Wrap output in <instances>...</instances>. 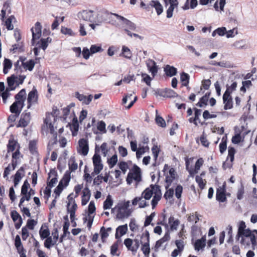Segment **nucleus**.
I'll list each match as a JSON object with an SVG mask.
<instances>
[{
	"label": "nucleus",
	"mask_w": 257,
	"mask_h": 257,
	"mask_svg": "<svg viewBox=\"0 0 257 257\" xmlns=\"http://www.w3.org/2000/svg\"><path fill=\"white\" fill-rule=\"evenodd\" d=\"M237 87V82L234 81L230 86L226 85V90L224 93H226L228 95H230V94L234 90H236Z\"/></svg>",
	"instance_id": "49530a36"
},
{
	"label": "nucleus",
	"mask_w": 257,
	"mask_h": 257,
	"mask_svg": "<svg viewBox=\"0 0 257 257\" xmlns=\"http://www.w3.org/2000/svg\"><path fill=\"white\" fill-rule=\"evenodd\" d=\"M93 11L92 10H83L78 14L79 19L92 22L93 19Z\"/></svg>",
	"instance_id": "9d476101"
},
{
	"label": "nucleus",
	"mask_w": 257,
	"mask_h": 257,
	"mask_svg": "<svg viewBox=\"0 0 257 257\" xmlns=\"http://www.w3.org/2000/svg\"><path fill=\"white\" fill-rule=\"evenodd\" d=\"M41 29L42 26L40 22H37L35 25V27L31 29L32 33V43L33 44L35 40L38 39L41 36Z\"/></svg>",
	"instance_id": "9b49d317"
},
{
	"label": "nucleus",
	"mask_w": 257,
	"mask_h": 257,
	"mask_svg": "<svg viewBox=\"0 0 257 257\" xmlns=\"http://www.w3.org/2000/svg\"><path fill=\"white\" fill-rule=\"evenodd\" d=\"M130 201H124L117 204L114 208L111 209V213L116 211L115 218L118 220H123L127 218L131 214L132 211L128 209Z\"/></svg>",
	"instance_id": "7ed1b4c3"
},
{
	"label": "nucleus",
	"mask_w": 257,
	"mask_h": 257,
	"mask_svg": "<svg viewBox=\"0 0 257 257\" xmlns=\"http://www.w3.org/2000/svg\"><path fill=\"white\" fill-rule=\"evenodd\" d=\"M15 245L17 251H19L20 250L22 251L23 250H24V248L22 244L20 237L19 235H17L16 236Z\"/></svg>",
	"instance_id": "37998d69"
},
{
	"label": "nucleus",
	"mask_w": 257,
	"mask_h": 257,
	"mask_svg": "<svg viewBox=\"0 0 257 257\" xmlns=\"http://www.w3.org/2000/svg\"><path fill=\"white\" fill-rule=\"evenodd\" d=\"M16 102L21 103V108H23L24 106V103L26 99V92L25 89H21L18 93L15 96Z\"/></svg>",
	"instance_id": "4468645a"
},
{
	"label": "nucleus",
	"mask_w": 257,
	"mask_h": 257,
	"mask_svg": "<svg viewBox=\"0 0 257 257\" xmlns=\"http://www.w3.org/2000/svg\"><path fill=\"white\" fill-rule=\"evenodd\" d=\"M206 245V238L205 236H203L201 239H197L194 244V249L197 251H199L200 249H203Z\"/></svg>",
	"instance_id": "5701e85b"
},
{
	"label": "nucleus",
	"mask_w": 257,
	"mask_h": 257,
	"mask_svg": "<svg viewBox=\"0 0 257 257\" xmlns=\"http://www.w3.org/2000/svg\"><path fill=\"white\" fill-rule=\"evenodd\" d=\"M119 242L117 240L114 242L110 246V254L112 256H119L121 253L120 251L118 250Z\"/></svg>",
	"instance_id": "b1692460"
},
{
	"label": "nucleus",
	"mask_w": 257,
	"mask_h": 257,
	"mask_svg": "<svg viewBox=\"0 0 257 257\" xmlns=\"http://www.w3.org/2000/svg\"><path fill=\"white\" fill-rule=\"evenodd\" d=\"M26 165L21 167L19 170L17 172L16 174L12 177H24L27 176L25 171Z\"/></svg>",
	"instance_id": "6e6d98bb"
},
{
	"label": "nucleus",
	"mask_w": 257,
	"mask_h": 257,
	"mask_svg": "<svg viewBox=\"0 0 257 257\" xmlns=\"http://www.w3.org/2000/svg\"><path fill=\"white\" fill-rule=\"evenodd\" d=\"M225 187L226 183L224 182L222 186H220L217 189L216 199L220 202H224L227 199L225 195Z\"/></svg>",
	"instance_id": "1a4fd4ad"
},
{
	"label": "nucleus",
	"mask_w": 257,
	"mask_h": 257,
	"mask_svg": "<svg viewBox=\"0 0 257 257\" xmlns=\"http://www.w3.org/2000/svg\"><path fill=\"white\" fill-rule=\"evenodd\" d=\"M118 166L119 167V168L123 172V174H125L127 169L128 168V166L127 163H126L125 162H123V161L120 162L118 163Z\"/></svg>",
	"instance_id": "0e129e2a"
},
{
	"label": "nucleus",
	"mask_w": 257,
	"mask_h": 257,
	"mask_svg": "<svg viewBox=\"0 0 257 257\" xmlns=\"http://www.w3.org/2000/svg\"><path fill=\"white\" fill-rule=\"evenodd\" d=\"M154 194L153 199L151 201L152 208L154 209L158 202L160 200L162 196V193L160 187L158 185H151L149 187L146 188L142 193L141 196L136 197L132 200V204L136 206L139 203V208H145L149 205L146 200H149L151 198L153 195Z\"/></svg>",
	"instance_id": "f257e3e1"
},
{
	"label": "nucleus",
	"mask_w": 257,
	"mask_h": 257,
	"mask_svg": "<svg viewBox=\"0 0 257 257\" xmlns=\"http://www.w3.org/2000/svg\"><path fill=\"white\" fill-rule=\"evenodd\" d=\"M129 226L131 230L133 232H137L139 230V225L136 223V221L134 219L131 220Z\"/></svg>",
	"instance_id": "3c124183"
},
{
	"label": "nucleus",
	"mask_w": 257,
	"mask_h": 257,
	"mask_svg": "<svg viewBox=\"0 0 257 257\" xmlns=\"http://www.w3.org/2000/svg\"><path fill=\"white\" fill-rule=\"evenodd\" d=\"M29 149L32 154H34L37 153L36 142L35 141H31L30 142Z\"/></svg>",
	"instance_id": "69168bd1"
},
{
	"label": "nucleus",
	"mask_w": 257,
	"mask_h": 257,
	"mask_svg": "<svg viewBox=\"0 0 257 257\" xmlns=\"http://www.w3.org/2000/svg\"><path fill=\"white\" fill-rule=\"evenodd\" d=\"M190 76L188 73L182 72L180 74V80L182 82V86L187 87L189 83Z\"/></svg>",
	"instance_id": "2f4dec72"
},
{
	"label": "nucleus",
	"mask_w": 257,
	"mask_h": 257,
	"mask_svg": "<svg viewBox=\"0 0 257 257\" xmlns=\"http://www.w3.org/2000/svg\"><path fill=\"white\" fill-rule=\"evenodd\" d=\"M41 239L44 240L47 237L50 235V230L48 225L46 223H43L39 231Z\"/></svg>",
	"instance_id": "f3484780"
},
{
	"label": "nucleus",
	"mask_w": 257,
	"mask_h": 257,
	"mask_svg": "<svg viewBox=\"0 0 257 257\" xmlns=\"http://www.w3.org/2000/svg\"><path fill=\"white\" fill-rule=\"evenodd\" d=\"M91 196L90 190L87 187L84 188L82 191V195L81 197V204L82 205H86L89 201Z\"/></svg>",
	"instance_id": "6ab92c4d"
},
{
	"label": "nucleus",
	"mask_w": 257,
	"mask_h": 257,
	"mask_svg": "<svg viewBox=\"0 0 257 257\" xmlns=\"http://www.w3.org/2000/svg\"><path fill=\"white\" fill-rule=\"evenodd\" d=\"M93 164L94 166L93 172L91 175L94 176L98 174L103 169V165L101 163V157L99 155L95 153L92 158Z\"/></svg>",
	"instance_id": "0eeeda50"
},
{
	"label": "nucleus",
	"mask_w": 257,
	"mask_h": 257,
	"mask_svg": "<svg viewBox=\"0 0 257 257\" xmlns=\"http://www.w3.org/2000/svg\"><path fill=\"white\" fill-rule=\"evenodd\" d=\"M119 56L128 59H131L132 57V53L127 47L123 46L121 49V53L120 54Z\"/></svg>",
	"instance_id": "7c9ffc66"
},
{
	"label": "nucleus",
	"mask_w": 257,
	"mask_h": 257,
	"mask_svg": "<svg viewBox=\"0 0 257 257\" xmlns=\"http://www.w3.org/2000/svg\"><path fill=\"white\" fill-rule=\"evenodd\" d=\"M11 216L15 222V227L17 229H19L23 223V220L21 215L16 210H13L11 212Z\"/></svg>",
	"instance_id": "ddd939ff"
},
{
	"label": "nucleus",
	"mask_w": 257,
	"mask_h": 257,
	"mask_svg": "<svg viewBox=\"0 0 257 257\" xmlns=\"http://www.w3.org/2000/svg\"><path fill=\"white\" fill-rule=\"evenodd\" d=\"M156 122L160 126L165 127L166 125V122L162 117L159 115H156Z\"/></svg>",
	"instance_id": "5fc2aeb1"
},
{
	"label": "nucleus",
	"mask_w": 257,
	"mask_h": 257,
	"mask_svg": "<svg viewBox=\"0 0 257 257\" xmlns=\"http://www.w3.org/2000/svg\"><path fill=\"white\" fill-rule=\"evenodd\" d=\"M35 65V62L33 60H30L29 61L26 62L25 63L23 64V67L25 69H28L29 71H31L33 70Z\"/></svg>",
	"instance_id": "c03bdc74"
},
{
	"label": "nucleus",
	"mask_w": 257,
	"mask_h": 257,
	"mask_svg": "<svg viewBox=\"0 0 257 257\" xmlns=\"http://www.w3.org/2000/svg\"><path fill=\"white\" fill-rule=\"evenodd\" d=\"M81 153L83 156L87 155L89 151L88 141L84 139H81L78 142Z\"/></svg>",
	"instance_id": "dca6fc26"
},
{
	"label": "nucleus",
	"mask_w": 257,
	"mask_h": 257,
	"mask_svg": "<svg viewBox=\"0 0 257 257\" xmlns=\"http://www.w3.org/2000/svg\"><path fill=\"white\" fill-rule=\"evenodd\" d=\"M145 257H149L150 253V243L142 244L141 248Z\"/></svg>",
	"instance_id": "a19ab883"
},
{
	"label": "nucleus",
	"mask_w": 257,
	"mask_h": 257,
	"mask_svg": "<svg viewBox=\"0 0 257 257\" xmlns=\"http://www.w3.org/2000/svg\"><path fill=\"white\" fill-rule=\"evenodd\" d=\"M194 158L188 157L185 158V165L186 170L189 173L191 176L193 177L198 173L200 167L203 165L204 160L202 158L198 159L194 166Z\"/></svg>",
	"instance_id": "20e7f679"
},
{
	"label": "nucleus",
	"mask_w": 257,
	"mask_h": 257,
	"mask_svg": "<svg viewBox=\"0 0 257 257\" xmlns=\"http://www.w3.org/2000/svg\"><path fill=\"white\" fill-rule=\"evenodd\" d=\"M15 89V87L12 88H7L5 90L2 92L1 94L2 97L3 98V100L4 103H6L7 102V98L11 95L10 91L11 90H14Z\"/></svg>",
	"instance_id": "ea45409f"
},
{
	"label": "nucleus",
	"mask_w": 257,
	"mask_h": 257,
	"mask_svg": "<svg viewBox=\"0 0 257 257\" xmlns=\"http://www.w3.org/2000/svg\"><path fill=\"white\" fill-rule=\"evenodd\" d=\"M141 170L137 165L134 164L133 167L130 169V171L126 177H141Z\"/></svg>",
	"instance_id": "4be33fe9"
},
{
	"label": "nucleus",
	"mask_w": 257,
	"mask_h": 257,
	"mask_svg": "<svg viewBox=\"0 0 257 257\" xmlns=\"http://www.w3.org/2000/svg\"><path fill=\"white\" fill-rule=\"evenodd\" d=\"M75 96L79 101H82L85 104H89L93 98L92 95L86 96L82 94H80L78 92H75Z\"/></svg>",
	"instance_id": "412c9836"
},
{
	"label": "nucleus",
	"mask_w": 257,
	"mask_h": 257,
	"mask_svg": "<svg viewBox=\"0 0 257 257\" xmlns=\"http://www.w3.org/2000/svg\"><path fill=\"white\" fill-rule=\"evenodd\" d=\"M56 119L55 115H54L52 113H47L46 114V118L44 121V124L50 129V133L53 135L55 140L57 139V134L55 131L54 127V124L56 121Z\"/></svg>",
	"instance_id": "39448f33"
},
{
	"label": "nucleus",
	"mask_w": 257,
	"mask_h": 257,
	"mask_svg": "<svg viewBox=\"0 0 257 257\" xmlns=\"http://www.w3.org/2000/svg\"><path fill=\"white\" fill-rule=\"evenodd\" d=\"M141 76L143 77L142 81L145 82L148 86H150L151 82L152 79L151 77L145 73H142Z\"/></svg>",
	"instance_id": "864d4df0"
},
{
	"label": "nucleus",
	"mask_w": 257,
	"mask_h": 257,
	"mask_svg": "<svg viewBox=\"0 0 257 257\" xmlns=\"http://www.w3.org/2000/svg\"><path fill=\"white\" fill-rule=\"evenodd\" d=\"M169 171L170 177H175L176 175V171L174 168H170L168 165H165L164 167V171L166 172V171Z\"/></svg>",
	"instance_id": "680f3d73"
},
{
	"label": "nucleus",
	"mask_w": 257,
	"mask_h": 257,
	"mask_svg": "<svg viewBox=\"0 0 257 257\" xmlns=\"http://www.w3.org/2000/svg\"><path fill=\"white\" fill-rule=\"evenodd\" d=\"M31 120V113L26 112L25 111L22 113L21 116L20 120H19V124L17 127H26L30 122Z\"/></svg>",
	"instance_id": "f8f14e48"
},
{
	"label": "nucleus",
	"mask_w": 257,
	"mask_h": 257,
	"mask_svg": "<svg viewBox=\"0 0 257 257\" xmlns=\"http://www.w3.org/2000/svg\"><path fill=\"white\" fill-rule=\"evenodd\" d=\"M71 178H63L59 182L58 187H60L63 190L64 187H66L70 181Z\"/></svg>",
	"instance_id": "8fccbe9b"
},
{
	"label": "nucleus",
	"mask_w": 257,
	"mask_h": 257,
	"mask_svg": "<svg viewBox=\"0 0 257 257\" xmlns=\"http://www.w3.org/2000/svg\"><path fill=\"white\" fill-rule=\"evenodd\" d=\"M17 78V77L14 74L12 75L10 77H8L7 82L8 85L10 88L14 87L13 86L14 85L15 83L16 82V79Z\"/></svg>",
	"instance_id": "603ef678"
},
{
	"label": "nucleus",
	"mask_w": 257,
	"mask_h": 257,
	"mask_svg": "<svg viewBox=\"0 0 257 257\" xmlns=\"http://www.w3.org/2000/svg\"><path fill=\"white\" fill-rule=\"evenodd\" d=\"M94 217V216L87 215L83 218L84 223L87 222V226L89 229L91 228Z\"/></svg>",
	"instance_id": "a18cd8bd"
},
{
	"label": "nucleus",
	"mask_w": 257,
	"mask_h": 257,
	"mask_svg": "<svg viewBox=\"0 0 257 257\" xmlns=\"http://www.w3.org/2000/svg\"><path fill=\"white\" fill-rule=\"evenodd\" d=\"M113 204V200L110 195H108L103 202V208L104 210L110 209Z\"/></svg>",
	"instance_id": "58836bf2"
},
{
	"label": "nucleus",
	"mask_w": 257,
	"mask_h": 257,
	"mask_svg": "<svg viewBox=\"0 0 257 257\" xmlns=\"http://www.w3.org/2000/svg\"><path fill=\"white\" fill-rule=\"evenodd\" d=\"M254 232L257 234V230L255 229L251 231L249 228L245 229L244 231H243L241 233L236 235V239L238 240L241 237L240 242L241 245L246 247L251 244L252 246L254 247L256 245Z\"/></svg>",
	"instance_id": "f03ea898"
},
{
	"label": "nucleus",
	"mask_w": 257,
	"mask_h": 257,
	"mask_svg": "<svg viewBox=\"0 0 257 257\" xmlns=\"http://www.w3.org/2000/svg\"><path fill=\"white\" fill-rule=\"evenodd\" d=\"M158 224H161L163 226H168L166 222V214L165 213H162L160 216L159 222Z\"/></svg>",
	"instance_id": "e2e57ef3"
},
{
	"label": "nucleus",
	"mask_w": 257,
	"mask_h": 257,
	"mask_svg": "<svg viewBox=\"0 0 257 257\" xmlns=\"http://www.w3.org/2000/svg\"><path fill=\"white\" fill-rule=\"evenodd\" d=\"M140 243L142 244L150 243V234L148 230H145L141 235Z\"/></svg>",
	"instance_id": "c9c22d12"
},
{
	"label": "nucleus",
	"mask_w": 257,
	"mask_h": 257,
	"mask_svg": "<svg viewBox=\"0 0 257 257\" xmlns=\"http://www.w3.org/2000/svg\"><path fill=\"white\" fill-rule=\"evenodd\" d=\"M149 6L155 9L158 15H161L163 12V7L159 1H152Z\"/></svg>",
	"instance_id": "a878e982"
},
{
	"label": "nucleus",
	"mask_w": 257,
	"mask_h": 257,
	"mask_svg": "<svg viewBox=\"0 0 257 257\" xmlns=\"http://www.w3.org/2000/svg\"><path fill=\"white\" fill-rule=\"evenodd\" d=\"M37 224V221L34 219H28L25 227L30 230H33Z\"/></svg>",
	"instance_id": "4d7b16f0"
},
{
	"label": "nucleus",
	"mask_w": 257,
	"mask_h": 257,
	"mask_svg": "<svg viewBox=\"0 0 257 257\" xmlns=\"http://www.w3.org/2000/svg\"><path fill=\"white\" fill-rule=\"evenodd\" d=\"M20 147L17 141L15 140L13 138L10 139L9 141L8 144L7 145L8 151L13 152L17 148L20 149Z\"/></svg>",
	"instance_id": "393cba45"
},
{
	"label": "nucleus",
	"mask_w": 257,
	"mask_h": 257,
	"mask_svg": "<svg viewBox=\"0 0 257 257\" xmlns=\"http://www.w3.org/2000/svg\"><path fill=\"white\" fill-rule=\"evenodd\" d=\"M38 95L37 89L33 88L29 93L27 98L28 106L27 108L30 109L33 104H36L38 102Z\"/></svg>",
	"instance_id": "6e6552de"
},
{
	"label": "nucleus",
	"mask_w": 257,
	"mask_h": 257,
	"mask_svg": "<svg viewBox=\"0 0 257 257\" xmlns=\"http://www.w3.org/2000/svg\"><path fill=\"white\" fill-rule=\"evenodd\" d=\"M111 14L115 16L118 19L121 20L123 22V24L131 30H134L136 29V25L133 22L125 19L123 17L118 15V14L112 13Z\"/></svg>",
	"instance_id": "a211bd4d"
},
{
	"label": "nucleus",
	"mask_w": 257,
	"mask_h": 257,
	"mask_svg": "<svg viewBox=\"0 0 257 257\" xmlns=\"http://www.w3.org/2000/svg\"><path fill=\"white\" fill-rule=\"evenodd\" d=\"M3 65V72L5 74H6L8 73L9 70L12 68L13 65L12 62L11 60L5 58L4 61Z\"/></svg>",
	"instance_id": "f704fd0d"
},
{
	"label": "nucleus",
	"mask_w": 257,
	"mask_h": 257,
	"mask_svg": "<svg viewBox=\"0 0 257 257\" xmlns=\"http://www.w3.org/2000/svg\"><path fill=\"white\" fill-rule=\"evenodd\" d=\"M45 239V240L44 242V245L48 249H50L53 246L57 244L56 241L53 239L52 237L50 235L48 236V237H47Z\"/></svg>",
	"instance_id": "473e14b6"
},
{
	"label": "nucleus",
	"mask_w": 257,
	"mask_h": 257,
	"mask_svg": "<svg viewBox=\"0 0 257 257\" xmlns=\"http://www.w3.org/2000/svg\"><path fill=\"white\" fill-rule=\"evenodd\" d=\"M164 71L167 76L172 77L176 75L177 70L173 66L167 65L164 68Z\"/></svg>",
	"instance_id": "c85d7f7f"
},
{
	"label": "nucleus",
	"mask_w": 257,
	"mask_h": 257,
	"mask_svg": "<svg viewBox=\"0 0 257 257\" xmlns=\"http://www.w3.org/2000/svg\"><path fill=\"white\" fill-rule=\"evenodd\" d=\"M223 101L224 105V109L225 110L230 109L233 107L232 98L230 95H228L226 93H224L223 95Z\"/></svg>",
	"instance_id": "2eb2a0df"
},
{
	"label": "nucleus",
	"mask_w": 257,
	"mask_h": 257,
	"mask_svg": "<svg viewBox=\"0 0 257 257\" xmlns=\"http://www.w3.org/2000/svg\"><path fill=\"white\" fill-rule=\"evenodd\" d=\"M228 159H230V162L232 163L234 160V155L235 153V150L233 147H229L228 148Z\"/></svg>",
	"instance_id": "338daca9"
},
{
	"label": "nucleus",
	"mask_w": 257,
	"mask_h": 257,
	"mask_svg": "<svg viewBox=\"0 0 257 257\" xmlns=\"http://www.w3.org/2000/svg\"><path fill=\"white\" fill-rule=\"evenodd\" d=\"M160 95L164 97H176L177 96V94L172 89L170 88H165L161 93Z\"/></svg>",
	"instance_id": "c756f323"
},
{
	"label": "nucleus",
	"mask_w": 257,
	"mask_h": 257,
	"mask_svg": "<svg viewBox=\"0 0 257 257\" xmlns=\"http://www.w3.org/2000/svg\"><path fill=\"white\" fill-rule=\"evenodd\" d=\"M184 238L179 240H176L175 241V244L177 247V249L182 251L184 247V242L183 241Z\"/></svg>",
	"instance_id": "774afa93"
},
{
	"label": "nucleus",
	"mask_w": 257,
	"mask_h": 257,
	"mask_svg": "<svg viewBox=\"0 0 257 257\" xmlns=\"http://www.w3.org/2000/svg\"><path fill=\"white\" fill-rule=\"evenodd\" d=\"M68 166L69 170H70L71 172L74 171L77 169L78 165L77 163L75 162V159L74 157H71L69 160Z\"/></svg>",
	"instance_id": "e433bc0d"
},
{
	"label": "nucleus",
	"mask_w": 257,
	"mask_h": 257,
	"mask_svg": "<svg viewBox=\"0 0 257 257\" xmlns=\"http://www.w3.org/2000/svg\"><path fill=\"white\" fill-rule=\"evenodd\" d=\"M105 126L106 124L104 121L101 120L98 122L97 128L102 133H106V132Z\"/></svg>",
	"instance_id": "13d9d810"
},
{
	"label": "nucleus",
	"mask_w": 257,
	"mask_h": 257,
	"mask_svg": "<svg viewBox=\"0 0 257 257\" xmlns=\"http://www.w3.org/2000/svg\"><path fill=\"white\" fill-rule=\"evenodd\" d=\"M187 220L190 222H195V224H196L199 220L198 212H195L188 215Z\"/></svg>",
	"instance_id": "4c0bfd02"
},
{
	"label": "nucleus",
	"mask_w": 257,
	"mask_h": 257,
	"mask_svg": "<svg viewBox=\"0 0 257 257\" xmlns=\"http://www.w3.org/2000/svg\"><path fill=\"white\" fill-rule=\"evenodd\" d=\"M77 208V205L76 202L67 204V209L69 213H75Z\"/></svg>",
	"instance_id": "09e8293b"
},
{
	"label": "nucleus",
	"mask_w": 257,
	"mask_h": 257,
	"mask_svg": "<svg viewBox=\"0 0 257 257\" xmlns=\"http://www.w3.org/2000/svg\"><path fill=\"white\" fill-rule=\"evenodd\" d=\"M123 243L127 250L131 251L134 253L137 252L140 244L139 239L136 238L132 239L130 238L125 239Z\"/></svg>",
	"instance_id": "423d86ee"
},
{
	"label": "nucleus",
	"mask_w": 257,
	"mask_h": 257,
	"mask_svg": "<svg viewBox=\"0 0 257 257\" xmlns=\"http://www.w3.org/2000/svg\"><path fill=\"white\" fill-rule=\"evenodd\" d=\"M100 233L102 242H104L105 239L109 236V233L106 231L105 228L102 226L100 228Z\"/></svg>",
	"instance_id": "bf43d9fd"
},
{
	"label": "nucleus",
	"mask_w": 257,
	"mask_h": 257,
	"mask_svg": "<svg viewBox=\"0 0 257 257\" xmlns=\"http://www.w3.org/2000/svg\"><path fill=\"white\" fill-rule=\"evenodd\" d=\"M169 223L171 231L176 230L180 224V221L178 219H175L173 216H171L169 218Z\"/></svg>",
	"instance_id": "cd10ccee"
},
{
	"label": "nucleus",
	"mask_w": 257,
	"mask_h": 257,
	"mask_svg": "<svg viewBox=\"0 0 257 257\" xmlns=\"http://www.w3.org/2000/svg\"><path fill=\"white\" fill-rule=\"evenodd\" d=\"M15 20L16 19L14 16H11L9 18L7 19L5 22V25L7 29L8 30H12L14 29V26L12 23L14 20Z\"/></svg>",
	"instance_id": "79ce46f5"
},
{
	"label": "nucleus",
	"mask_w": 257,
	"mask_h": 257,
	"mask_svg": "<svg viewBox=\"0 0 257 257\" xmlns=\"http://www.w3.org/2000/svg\"><path fill=\"white\" fill-rule=\"evenodd\" d=\"M128 228L126 224L122 225H119L116 229L115 237L116 239H119L121 236L124 235L127 231Z\"/></svg>",
	"instance_id": "aec40b11"
},
{
	"label": "nucleus",
	"mask_w": 257,
	"mask_h": 257,
	"mask_svg": "<svg viewBox=\"0 0 257 257\" xmlns=\"http://www.w3.org/2000/svg\"><path fill=\"white\" fill-rule=\"evenodd\" d=\"M17 166V161L12 160L11 164H9L5 169L3 177H7L11 171L14 170Z\"/></svg>",
	"instance_id": "72a5a7b5"
},
{
	"label": "nucleus",
	"mask_w": 257,
	"mask_h": 257,
	"mask_svg": "<svg viewBox=\"0 0 257 257\" xmlns=\"http://www.w3.org/2000/svg\"><path fill=\"white\" fill-rule=\"evenodd\" d=\"M23 108H21V103L15 101L10 106V111L19 115Z\"/></svg>",
	"instance_id": "bb28decb"
},
{
	"label": "nucleus",
	"mask_w": 257,
	"mask_h": 257,
	"mask_svg": "<svg viewBox=\"0 0 257 257\" xmlns=\"http://www.w3.org/2000/svg\"><path fill=\"white\" fill-rule=\"evenodd\" d=\"M95 210L96 208L95 206V203L93 201H91L89 203L88 207V215L94 216V215L93 214L95 213Z\"/></svg>",
	"instance_id": "de8ad7c7"
},
{
	"label": "nucleus",
	"mask_w": 257,
	"mask_h": 257,
	"mask_svg": "<svg viewBox=\"0 0 257 257\" xmlns=\"http://www.w3.org/2000/svg\"><path fill=\"white\" fill-rule=\"evenodd\" d=\"M117 162V156L115 154L113 155L107 161L109 166L110 168H112L116 164Z\"/></svg>",
	"instance_id": "052dcab7"
}]
</instances>
